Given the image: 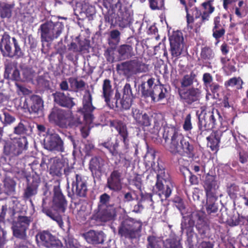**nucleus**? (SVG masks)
Masks as SVG:
<instances>
[{"instance_id": "nucleus-37", "label": "nucleus", "mask_w": 248, "mask_h": 248, "mask_svg": "<svg viewBox=\"0 0 248 248\" xmlns=\"http://www.w3.org/2000/svg\"><path fill=\"white\" fill-rule=\"evenodd\" d=\"M120 141L118 139H115L114 141H112L111 139L108 140L107 141L102 143L101 145L107 149L110 154L114 156L118 155L122 158L124 155L122 152H119L118 148Z\"/></svg>"}, {"instance_id": "nucleus-12", "label": "nucleus", "mask_w": 248, "mask_h": 248, "mask_svg": "<svg viewBox=\"0 0 248 248\" xmlns=\"http://www.w3.org/2000/svg\"><path fill=\"white\" fill-rule=\"evenodd\" d=\"M69 116V111L54 107L48 116V119L50 123L62 128H66Z\"/></svg>"}, {"instance_id": "nucleus-15", "label": "nucleus", "mask_w": 248, "mask_h": 248, "mask_svg": "<svg viewBox=\"0 0 248 248\" xmlns=\"http://www.w3.org/2000/svg\"><path fill=\"white\" fill-rule=\"evenodd\" d=\"M170 44V51L173 57L180 56L183 48L184 38L181 31H173L169 37Z\"/></svg>"}, {"instance_id": "nucleus-63", "label": "nucleus", "mask_w": 248, "mask_h": 248, "mask_svg": "<svg viewBox=\"0 0 248 248\" xmlns=\"http://www.w3.org/2000/svg\"><path fill=\"white\" fill-rule=\"evenodd\" d=\"M12 41L14 47V51L13 53H12L13 57L14 56H16L18 58L22 57L24 56V53L20 48L18 41L15 37H13Z\"/></svg>"}, {"instance_id": "nucleus-23", "label": "nucleus", "mask_w": 248, "mask_h": 248, "mask_svg": "<svg viewBox=\"0 0 248 248\" xmlns=\"http://www.w3.org/2000/svg\"><path fill=\"white\" fill-rule=\"evenodd\" d=\"M216 58V54L214 50L209 46H204L201 49L200 57L198 59L200 65L210 67H211L212 62Z\"/></svg>"}, {"instance_id": "nucleus-22", "label": "nucleus", "mask_w": 248, "mask_h": 248, "mask_svg": "<svg viewBox=\"0 0 248 248\" xmlns=\"http://www.w3.org/2000/svg\"><path fill=\"white\" fill-rule=\"evenodd\" d=\"M72 191L73 194L80 197H85L88 191L87 181L84 176L79 174L72 181Z\"/></svg>"}, {"instance_id": "nucleus-53", "label": "nucleus", "mask_w": 248, "mask_h": 248, "mask_svg": "<svg viewBox=\"0 0 248 248\" xmlns=\"http://www.w3.org/2000/svg\"><path fill=\"white\" fill-rule=\"evenodd\" d=\"M17 68L16 64L9 60H7L4 63V77L6 79L10 78V74L12 71Z\"/></svg>"}, {"instance_id": "nucleus-49", "label": "nucleus", "mask_w": 248, "mask_h": 248, "mask_svg": "<svg viewBox=\"0 0 248 248\" xmlns=\"http://www.w3.org/2000/svg\"><path fill=\"white\" fill-rule=\"evenodd\" d=\"M68 80L71 87L74 88L77 92L83 91L85 87L86 83L82 79L78 80L77 78L71 77Z\"/></svg>"}, {"instance_id": "nucleus-21", "label": "nucleus", "mask_w": 248, "mask_h": 248, "mask_svg": "<svg viewBox=\"0 0 248 248\" xmlns=\"http://www.w3.org/2000/svg\"><path fill=\"white\" fill-rule=\"evenodd\" d=\"M114 89L111 85V82L109 79H105L102 84V97L104 99L107 106L110 109L115 110V100L112 98Z\"/></svg>"}, {"instance_id": "nucleus-10", "label": "nucleus", "mask_w": 248, "mask_h": 248, "mask_svg": "<svg viewBox=\"0 0 248 248\" xmlns=\"http://www.w3.org/2000/svg\"><path fill=\"white\" fill-rule=\"evenodd\" d=\"M36 240L38 244L46 248H62L63 247L62 242L48 230L38 232Z\"/></svg>"}, {"instance_id": "nucleus-8", "label": "nucleus", "mask_w": 248, "mask_h": 248, "mask_svg": "<svg viewBox=\"0 0 248 248\" xmlns=\"http://www.w3.org/2000/svg\"><path fill=\"white\" fill-rule=\"evenodd\" d=\"M157 82L158 84H155L153 89H148L145 82H142L140 86L142 95L145 98L150 97L154 102L160 101L165 98L168 93L167 89L160 83L159 79Z\"/></svg>"}, {"instance_id": "nucleus-19", "label": "nucleus", "mask_w": 248, "mask_h": 248, "mask_svg": "<svg viewBox=\"0 0 248 248\" xmlns=\"http://www.w3.org/2000/svg\"><path fill=\"white\" fill-rule=\"evenodd\" d=\"M43 104L44 101L40 96L33 94L25 99L23 108L27 109L30 114L38 113L42 110Z\"/></svg>"}, {"instance_id": "nucleus-51", "label": "nucleus", "mask_w": 248, "mask_h": 248, "mask_svg": "<svg viewBox=\"0 0 248 248\" xmlns=\"http://www.w3.org/2000/svg\"><path fill=\"white\" fill-rule=\"evenodd\" d=\"M195 221L192 218H186L182 221L181 224V229L182 231L186 232V233L194 232V226Z\"/></svg>"}, {"instance_id": "nucleus-39", "label": "nucleus", "mask_w": 248, "mask_h": 248, "mask_svg": "<svg viewBox=\"0 0 248 248\" xmlns=\"http://www.w3.org/2000/svg\"><path fill=\"white\" fill-rule=\"evenodd\" d=\"M235 145L239 162L242 164L246 163L248 161V147L247 148L245 143H239L237 140Z\"/></svg>"}, {"instance_id": "nucleus-59", "label": "nucleus", "mask_w": 248, "mask_h": 248, "mask_svg": "<svg viewBox=\"0 0 248 248\" xmlns=\"http://www.w3.org/2000/svg\"><path fill=\"white\" fill-rule=\"evenodd\" d=\"M242 83L243 81L240 78L234 77L226 81L224 85L226 87L236 86L237 89H240L242 88Z\"/></svg>"}, {"instance_id": "nucleus-5", "label": "nucleus", "mask_w": 248, "mask_h": 248, "mask_svg": "<svg viewBox=\"0 0 248 248\" xmlns=\"http://www.w3.org/2000/svg\"><path fill=\"white\" fill-rule=\"evenodd\" d=\"M64 25L62 22L46 21L41 24L38 29L42 42H51L57 39L62 32Z\"/></svg>"}, {"instance_id": "nucleus-64", "label": "nucleus", "mask_w": 248, "mask_h": 248, "mask_svg": "<svg viewBox=\"0 0 248 248\" xmlns=\"http://www.w3.org/2000/svg\"><path fill=\"white\" fill-rule=\"evenodd\" d=\"M155 170L157 173V180L170 179L168 174L165 173V168L158 163Z\"/></svg>"}, {"instance_id": "nucleus-3", "label": "nucleus", "mask_w": 248, "mask_h": 248, "mask_svg": "<svg viewBox=\"0 0 248 248\" xmlns=\"http://www.w3.org/2000/svg\"><path fill=\"white\" fill-rule=\"evenodd\" d=\"M95 107L93 105V96L89 90L85 91L82 98V108L80 111L83 115L85 124H83L80 127L81 136L83 138H86L90 134L91 124L94 118L93 111Z\"/></svg>"}, {"instance_id": "nucleus-29", "label": "nucleus", "mask_w": 248, "mask_h": 248, "mask_svg": "<svg viewBox=\"0 0 248 248\" xmlns=\"http://www.w3.org/2000/svg\"><path fill=\"white\" fill-rule=\"evenodd\" d=\"M172 187L170 179L156 180L155 187L157 189L158 195L160 196L164 195L165 199H167L170 196Z\"/></svg>"}, {"instance_id": "nucleus-36", "label": "nucleus", "mask_w": 248, "mask_h": 248, "mask_svg": "<svg viewBox=\"0 0 248 248\" xmlns=\"http://www.w3.org/2000/svg\"><path fill=\"white\" fill-rule=\"evenodd\" d=\"M117 52L121 60L129 59L135 55L133 47L130 44H123L119 46Z\"/></svg>"}, {"instance_id": "nucleus-50", "label": "nucleus", "mask_w": 248, "mask_h": 248, "mask_svg": "<svg viewBox=\"0 0 248 248\" xmlns=\"http://www.w3.org/2000/svg\"><path fill=\"white\" fill-rule=\"evenodd\" d=\"M68 121L66 124V128L68 127L70 128L80 127L83 124L79 116L77 115L72 116L71 112H69V116L68 119Z\"/></svg>"}, {"instance_id": "nucleus-14", "label": "nucleus", "mask_w": 248, "mask_h": 248, "mask_svg": "<svg viewBox=\"0 0 248 248\" xmlns=\"http://www.w3.org/2000/svg\"><path fill=\"white\" fill-rule=\"evenodd\" d=\"M116 67L117 69L127 70L135 74L146 72L148 70V65L139 59L123 62L121 64H117Z\"/></svg>"}, {"instance_id": "nucleus-4", "label": "nucleus", "mask_w": 248, "mask_h": 248, "mask_svg": "<svg viewBox=\"0 0 248 248\" xmlns=\"http://www.w3.org/2000/svg\"><path fill=\"white\" fill-rule=\"evenodd\" d=\"M142 223L131 217L124 219L118 227V233L121 238L129 240L136 239L140 232Z\"/></svg>"}, {"instance_id": "nucleus-41", "label": "nucleus", "mask_w": 248, "mask_h": 248, "mask_svg": "<svg viewBox=\"0 0 248 248\" xmlns=\"http://www.w3.org/2000/svg\"><path fill=\"white\" fill-rule=\"evenodd\" d=\"M37 86L42 90H48L50 89V77L47 72L43 75L38 76L36 78Z\"/></svg>"}, {"instance_id": "nucleus-57", "label": "nucleus", "mask_w": 248, "mask_h": 248, "mask_svg": "<svg viewBox=\"0 0 248 248\" xmlns=\"http://www.w3.org/2000/svg\"><path fill=\"white\" fill-rule=\"evenodd\" d=\"M164 246L165 248H182L180 241L174 237L167 239Z\"/></svg>"}, {"instance_id": "nucleus-20", "label": "nucleus", "mask_w": 248, "mask_h": 248, "mask_svg": "<svg viewBox=\"0 0 248 248\" xmlns=\"http://www.w3.org/2000/svg\"><path fill=\"white\" fill-rule=\"evenodd\" d=\"M48 139L45 148L50 151L62 153L64 152V142L59 135L56 133L48 134Z\"/></svg>"}, {"instance_id": "nucleus-54", "label": "nucleus", "mask_w": 248, "mask_h": 248, "mask_svg": "<svg viewBox=\"0 0 248 248\" xmlns=\"http://www.w3.org/2000/svg\"><path fill=\"white\" fill-rule=\"evenodd\" d=\"M22 75L24 81H30L32 80L35 75V71L32 67L25 66L22 68Z\"/></svg>"}, {"instance_id": "nucleus-60", "label": "nucleus", "mask_w": 248, "mask_h": 248, "mask_svg": "<svg viewBox=\"0 0 248 248\" xmlns=\"http://www.w3.org/2000/svg\"><path fill=\"white\" fill-rule=\"evenodd\" d=\"M110 196L107 193H104L99 197V201L98 207H108L110 205H114V204H109Z\"/></svg>"}, {"instance_id": "nucleus-42", "label": "nucleus", "mask_w": 248, "mask_h": 248, "mask_svg": "<svg viewBox=\"0 0 248 248\" xmlns=\"http://www.w3.org/2000/svg\"><path fill=\"white\" fill-rule=\"evenodd\" d=\"M14 143V150H15V156H17L23 152V151L27 149L28 141L25 136L21 138L13 141Z\"/></svg>"}, {"instance_id": "nucleus-61", "label": "nucleus", "mask_w": 248, "mask_h": 248, "mask_svg": "<svg viewBox=\"0 0 248 248\" xmlns=\"http://www.w3.org/2000/svg\"><path fill=\"white\" fill-rule=\"evenodd\" d=\"M221 86L217 82H214L212 83L208 88L205 90L206 92V94L215 95V94H218V92L220 90Z\"/></svg>"}, {"instance_id": "nucleus-27", "label": "nucleus", "mask_w": 248, "mask_h": 248, "mask_svg": "<svg viewBox=\"0 0 248 248\" xmlns=\"http://www.w3.org/2000/svg\"><path fill=\"white\" fill-rule=\"evenodd\" d=\"M61 92H56L52 94L54 101L57 104L62 107L67 108H72L75 103L73 101V98Z\"/></svg>"}, {"instance_id": "nucleus-17", "label": "nucleus", "mask_w": 248, "mask_h": 248, "mask_svg": "<svg viewBox=\"0 0 248 248\" xmlns=\"http://www.w3.org/2000/svg\"><path fill=\"white\" fill-rule=\"evenodd\" d=\"M109 124L110 127H113L118 132L125 149L127 150L129 146V139L126 124L122 120L115 119L110 121Z\"/></svg>"}, {"instance_id": "nucleus-55", "label": "nucleus", "mask_w": 248, "mask_h": 248, "mask_svg": "<svg viewBox=\"0 0 248 248\" xmlns=\"http://www.w3.org/2000/svg\"><path fill=\"white\" fill-rule=\"evenodd\" d=\"M140 199H139L138 195H136V200H139L142 203L144 202H147L148 206H152L154 202L152 199L153 194L151 193H143L142 190L140 191Z\"/></svg>"}, {"instance_id": "nucleus-7", "label": "nucleus", "mask_w": 248, "mask_h": 248, "mask_svg": "<svg viewBox=\"0 0 248 248\" xmlns=\"http://www.w3.org/2000/svg\"><path fill=\"white\" fill-rule=\"evenodd\" d=\"M103 5L108 10L119 8L118 22L120 27L124 28L129 25L131 20L130 14L126 7H122L120 0H103Z\"/></svg>"}, {"instance_id": "nucleus-32", "label": "nucleus", "mask_w": 248, "mask_h": 248, "mask_svg": "<svg viewBox=\"0 0 248 248\" xmlns=\"http://www.w3.org/2000/svg\"><path fill=\"white\" fill-rule=\"evenodd\" d=\"M83 236L88 243L93 245L103 244L104 242V233L102 231L90 230L84 233Z\"/></svg>"}, {"instance_id": "nucleus-48", "label": "nucleus", "mask_w": 248, "mask_h": 248, "mask_svg": "<svg viewBox=\"0 0 248 248\" xmlns=\"http://www.w3.org/2000/svg\"><path fill=\"white\" fill-rule=\"evenodd\" d=\"M217 134H218V138L220 141L222 142L225 145H228L230 143L231 139L232 137H233L234 139L236 142V139L235 135H234L231 131H222L219 130H216Z\"/></svg>"}, {"instance_id": "nucleus-43", "label": "nucleus", "mask_w": 248, "mask_h": 248, "mask_svg": "<svg viewBox=\"0 0 248 248\" xmlns=\"http://www.w3.org/2000/svg\"><path fill=\"white\" fill-rule=\"evenodd\" d=\"M220 62L223 65V69L227 75L231 74L236 72V69L235 65L236 62L234 59H229L227 57H221Z\"/></svg>"}, {"instance_id": "nucleus-16", "label": "nucleus", "mask_w": 248, "mask_h": 248, "mask_svg": "<svg viewBox=\"0 0 248 248\" xmlns=\"http://www.w3.org/2000/svg\"><path fill=\"white\" fill-rule=\"evenodd\" d=\"M202 186L206 197H216L219 183L216 174L207 173L202 182Z\"/></svg>"}, {"instance_id": "nucleus-18", "label": "nucleus", "mask_w": 248, "mask_h": 248, "mask_svg": "<svg viewBox=\"0 0 248 248\" xmlns=\"http://www.w3.org/2000/svg\"><path fill=\"white\" fill-rule=\"evenodd\" d=\"M123 180L122 172L114 169L107 178L106 187L113 192H118L122 189Z\"/></svg>"}, {"instance_id": "nucleus-34", "label": "nucleus", "mask_w": 248, "mask_h": 248, "mask_svg": "<svg viewBox=\"0 0 248 248\" xmlns=\"http://www.w3.org/2000/svg\"><path fill=\"white\" fill-rule=\"evenodd\" d=\"M132 116L138 125L147 127L151 125V120L149 116L146 113H142L139 109L133 110Z\"/></svg>"}, {"instance_id": "nucleus-2", "label": "nucleus", "mask_w": 248, "mask_h": 248, "mask_svg": "<svg viewBox=\"0 0 248 248\" xmlns=\"http://www.w3.org/2000/svg\"><path fill=\"white\" fill-rule=\"evenodd\" d=\"M223 118L217 109L205 112L203 118L199 117L197 123L198 130L193 133V137L197 140L203 137L207 131L222 124Z\"/></svg>"}, {"instance_id": "nucleus-24", "label": "nucleus", "mask_w": 248, "mask_h": 248, "mask_svg": "<svg viewBox=\"0 0 248 248\" xmlns=\"http://www.w3.org/2000/svg\"><path fill=\"white\" fill-rule=\"evenodd\" d=\"M105 160L100 156L92 157L89 162V170L96 177H100L105 171Z\"/></svg>"}, {"instance_id": "nucleus-13", "label": "nucleus", "mask_w": 248, "mask_h": 248, "mask_svg": "<svg viewBox=\"0 0 248 248\" xmlns=\"http://www.w3.org/2000/svg\"><path fill=\"white\" fill-rule=\"evenodd\" d=\"M53 193L52 207L58 213H64L67 207V201L62 192L60 184L54 186Z\"/></svg>"}, {"instance_id": "nucleus-58", "label": "nucleus", "mask_w": 248, "mask_h": 248, "mask_svg": "<svg viewBox=\"0 0 248 248\" xmlns=\"http://www.w3.org/2000/svg\"><path fill=\"white\" fill-rule=\"evenodd\" d=\"M64 174L66 177L67 183H69L70 181H72L76 178V176L79 175V174L76 173L73 167L67 166L63 170Z\"/></svg>"}, {"instance_id": "nucleus-56", "label": "nucleus", "mask_w": 248, "mask_h": 248, "mask_svg": "<svg viewBox=\"0 0 248 248\" xmlns=\"http://www.w3.org/2000/svg\"><path fill=\"white\" fill-rule=\"evenodd\" d=\"M121 33L118 30H113L110 31L109 37L108 39L109 45H118L120 41Z\"/></svg>"}, {"instance_id": "nucleus-26", "label": "nucleus", "mask_w": 248, "mask_h": 248, "mask_svg": "<svg viewBox=\"0 0 248 248\" xmlns=\"http://www.w3.org/2000/svg\"><path fill=\"white\" fill-rule=\"evenodd\" d=\"M116 208L114 205L108 207H98L96 217L102 222L113 220L116 216Z\"/></svg>"}, {"instance_id": "nucleus-46", "label": "nucleus", "mask_w": 248, "mask_h": 248, "mask_svg": "<svg viewBox=\"0 0 248 248\" xmlns=\"http://www.w3.org/2000/svg\"><path fill=\"white\" fill-rule=\"evenodd\" d=\"M147 248H164V242L155 235H149L147 238Z\"/></svg>"}, {"instance_id": "nucleus-62", "label": "nucleus", "mask_w": 248, "mask_h": 248, "mask_svg": "<svg viewBox=\"0 0 248 248\" xmlns=\"http://www.w3.org/2000/svg\"><path fill=\"white\" fill-rule=\"evenodd\" d=\"M3 153L6 155L12 157L15 156V150H14V143L13 141L6 142L3 147Z\"/></svg>"}, {"instance_id": "nucleus-44", "label": "nucleus", "mask_w": 248, "mask_h": 248, "mask_svg": "<svg viewBox=\"0 0 248 248\" xmlns=\"http://www.w3.org/2000/svg\"><path fill=\"white\" fill-rule=\"evenodd\" d=\"M197 74L193 71H191L189 74L184 75L181 80V86L179 88L191 87L193 83L197 81Z\"/></svg>"}, {"instance_id": "nucleus-45", "label": "nucleus", "mask_w": 248, "mask_h": 248, "mask_svg": "<svg viewBox=\"0 0 248 248\" xmlns=\"http://www.w3.org/2000/svg\"><path fill=\"white\" fill-rule=\"evenodd\" d=\"M217 198V196L216 197H206L205 206L207 214L211 215L217 212L218 205L216 202Z\"/></svg>"}, {"instance_id": "nucleus-28", "label": "nucleus", "mask_w": 248, "mask_h": 248, "mask_svg": "<svg viewBox=\"0 0 248 248\" xmlns=\"http://www.w3.org/2000/svg\"><path fill=\"white\" fill-rule=\"evenodd\" d=\"M46 164L47 165L49 174L52 176H61L64 164L59 158L51 157L48 159V162Z\"/></svg>"}, {"instance_id": "nucleus-47", "label": "nucleus", "mask_w": 248, "mask_h": 248, "mask_svg": "<svg viewBox=\"0 0 248 248\" xmlns=\"http://www.w3.org/2000/svg\"><path fill=\"white\" fill-rule=\"evenodd\" d=\"M33 160L29 163V165L31 166V168L33 172L36 174L35 176H39V173H41L42 168L46 164V157H42L41 163H39L38 160L35 158L33 157Z\"/></svg>"}, {"instance_id": "nucleus-33", "label": "nucleus", "mask_w": 248, "mask_h": 248, "mask_svg": "<svg viewBox=\"0 0 248 248\" xmlns=\"http://www.w3.org/2000/svg\"><path fill=\"white\" fill-rule=\"evenodd\" d=\"M10 36L7 32L2 35L0 40V50L3 56L13 57Z\"/></svg>"}, {"instance_id": "nucleus-9", "label": "nucleus", "mask_w": 248, "mask_h": 248, "mask_svg": "<svg viewBox=\"0 0 248 248\" xmlns=\"http://www.w3.org/2000/svg\"><path fill=\"white\" fill-rule=\"evenodd\" d=\"M32 221V218L31 217L21 215L18 216L16 220L14 221L12 224L13 235L17 238L26 240V232Z\"/></svg>"}, {"instance_id": "nucleus-6", "label": "nucleus", "mask_w": 248, "mask_h": 248, "mask_svg": "<svg viewBox=\"0 0 248 248\" xmlns=\"http://www.w3.org/2000/svg\"><path fill=\"white\" fill-rule=\"evenodd\" d=\"M134 98L131 85L129 83H126L123 89L122 97L118 90H116L115 93V111H123L124 110L129 109Z\"/></svg>"}, {"instance_id": "nucleus-31", "label": "nucleus", "mask_w": 248, "mask_h": 248, "mask_svg": "<svg viewBox=\"0 0 248 248\" xmlns=\"http://www.w3.org/2000/svg\"><path fill=\"white\" fill-rule=\"evenodd\" d=\"M41 179L39 176H33L31 182L28 184L24 190L23 198L25 200L30 199L32 196L35 195L37 193V189Z\"/></svg>"}, {"instance_id": "nucleus-1", "label": "nucleus", "mask_w": 248, "mask_h": 248, "mask_svg": "<svg viewBox=\"0 0 248 248\" xmlns=\"http://www.w3.org/2000/svg\"><path fill=\"white\" fill-rule=\"evenodd\" d=\"M163 138L165 142L170 141L167 150L172 155L185 156L192 160L198 157L197 146L186 139L177 127L174 126H165Z\"/></svg>"}, {"instance_id": "nucleus-52", "label": "nucleus", "mask_w": 248, "mask_h": 248, "mask_svg": "<svg viewBox=\"0 0 248 248\" xmlns=\"http://www.w3.org/2000/svg\"><path fill=\"white\" fill-rule=\"evenodd\" d=\"M13 6L6 3H0V16L1 18H10Z\"/></svg>"}, {"instance_id": "nucleus-11", "label": "nucleus", "mask_w": 248, "mask_h": 248, "mask_svg": "<svg viewBox=\"0 0 248 248\" xmlns=\"http://www.w3.org/2000/svg\"><path fill=\"white\" fill-rule=\"evenodd\" d=\"M178 93L180 100L184 104L191 105L193 103L200 101L202 91L194 87L188 88H178Z\"/></svg>"}, {"instance_id": "nucleus-35", "label": "nucleus", "mask_w": 248, "mask_h": 248, "mask_svg": "<svg viewBox=\"0 0 248 248\" xmlns=\"http://www.w3.org/2000/svg\"><path fill=\"white\" fill-rule=\"evenodd\" d=\"M197 220L196 224V228L199 234L202 238L206 237V234L210 230V227L207 222L205 220L203 215L199 213L196 214Z\"/></svg>"}, {"instance_id": "nucleus-40", "label": "nucleus", "mask_w": 248, "mask_h": 248, "mask_svg": "<svg viewBox=\"0 0 248 248\" xmlns=\"http://www.w3.org/2000/svg\"><path fill=\"white\" fill-rule=\"evenodd\" d=\"M218 135L217 131L215 130L213 131L210 135L206 138L207 147H209L212 151L217 152L219 150L220 141Z\"/></svg>"}, {"instance_id": "nucleus-38", "label": "nucleus", "mask_w": 248, "mask_h": 248, "mask_svg": "<svg viewBox=\"0 0 248 248\" xmlns=\"http://www.w3.org/2000/svg\"><path fill=\"white\" fill-rule=\"evenodd\" d=\"M213 0H207L202 4V6L205 10L202 13V19L200 22L199 27L205 22L208 21L210 17V15L214 12L215 8L213 4Z\"/></svg>"}, {"instance_id": "nucleus-25", "label": "nucleus", "mask_w": 248, "mask_h": 248, "mask_svg": "<svg viewBox=\"0 0 248 248\" xmlns=\"http://www.w3.org/2000/svg\"><path fill=\"white\" fill-rule=\"evenodd\" d=\"M33 124L30 120L21 119L20 122L14 128V134L25 136L30 135L32 133Z\"/></svg>"}, {"instance_id": "nucleus-30", "label": "nucleus", "mask_w": 248, "mask_h": 248, "mask_svg": "<svg viewBox=\"0 0 248 248\" xmlns=\"http://www.w3.org/2000/svg\"><path fill=\"white\" fill-rule=\"evenodd\" d=\"M41 207L42 212L43 213L49 217L53 220L56 221L61 229H64L63 222L62 217V216L59 214L60 213H54L51 208L47 206L45 198H43L42 200Z\"/></svg>"}]
</instances>
